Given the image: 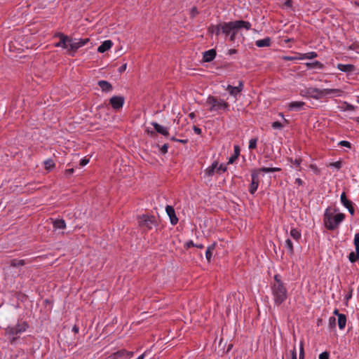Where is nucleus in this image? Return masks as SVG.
Here are the masks:
<instances>
[{
  "label": "nucleus",
  "mask_w": 359,
  "mask_h": 359,
  "mask_svg": "<svg viewBox=\"0 0 359 359\" xmlns=\"http://www.w3.org/2000/svg\"><path fill=\"white\" fill-rule=\"evenodd\" d=\"M340 199H341V203L343 204V205L344 207H347V206H350V205L352 204V202L349 200L347 199L346 198V194L344 192H343L341 194V197H340Z\"/></svg>",
  "instance_id": "31"
},
{
  "label": "nucleus",
  "mask_w": 359,
  "mask_h": 359,
  "mask_svg": "<svg viewBox=\"0 0 359 359\" xmlns=\"http://www.w3.org/2000/svg\"><path fill=\"white\" fill-rule=\"evenodd\" d=\"M138 223L143 230L147 231L157 225V220L153 215H143L139 217Z\"/></svg>",
  "instance_id": "6"
},
{
  "label": "nucleus",
  "mask_w": 359,
  "mask_h": 359,
  "mask_svg": "<svg viewBox=\"0 0 359 359\" xmlns=\"http://www.w3.org/2000/svg\"><path fill=\"white\" fill-rule=\"evenodd\" d=\"M271 292L274 303L277 306L280 305L287 297V289L279 278L278 275L274 276V283L271 286Z\"/></svg>",
  "instance_id": "1"
},
{
  "label": "nucleus",
  "mask_w": 359,
  "mask_h": 359,
  "mask_svg": "<svg viewBox=\"0 0 359 359\" xmlns=\"http://www.w3.org/2000/svg\"><path fill=\"white\" fill-rule=\"evenodd\" d=\"M73 172H74V169H73V168L67 169V170H65V174H66L67 175H72Z\"/></svg>",
  "instance_id": "56"
},
{
  "label": "nucleus",
  "mask_w": 359,
  "mask_h": 359,
  "mask_svg": "<svg viewBox=\"0 0 359 359\" xmlns=\"http://www.w3.org/2000/svg\"><path fill=\"white\" fill-rule=\"evenodd\" d=\"M344 213H338L333 215L327 210L324 214V223L326 228L329 230H334L338 228L339 224L344 219Z\"/></svg>",
  "instance_id": "3"
},
{
  "label": "nucleus",
  "mask_w": 359,
  "mask_h": 359,
  "mask_svg": "<svg viewBox=\"0 0 359 359\" xmlns=\"http://www.w3.org/2000/svg\"><path fill=\"white\" fill-rule=\"evenodd\" d=\"M53 226L55 231L64 230L66 228L65 221L62 219H52Z\"/></svg>",
  "instance_id": "14"
},
{
  "label": "nucleus",
  "mask_w": 359,
  "mask_h": 359,
  "mask_svg": "<svg viewBox=\"0 0 359 359\" xmlns=\"http://www.w3.org/2000/svg\"><path fill=\"white\" fill-rule=\"evenodd\" d=\"M126 66H127V65H126V64H124L123 65H122L121 67H120L118 68V72H121H121H124V71L126 69Z\"/></svg>",
  "instance_id": "54"
},
{
  "label": "nucleus",
  "mask_w": 359,
  "mask_h": 359,
  "mask_svg": "<svg viewBox=\"0 0 359 359\" xmlns=\"http://www.w3.org/2000/svg\"><path fill=\"white\" fill-rule=\"evenodd\" d=\"M324 91V95H330V94H334L336 96H339L341 95V90L339 89H330V88H325L323 89Z\"/></svg>",
  "instance_id": "29"
},
{
  "label": "nucleus",
  "mask_w": 359,
  "mask_h": 359,
  "mask_svg": "<svg viewBox=\"0 0 359 359\" xmlns=\"http://www.w3.org/2000/svg\"><path fill=\"white\" fill-rule=\"evenodd\" d=\"M301 162H302V160L300 158L299 159H295V161H294V163L296 166H299L300 164H301Z\"/></svg>",
  "instance_id": "57"
},
{
  "label": "nucleus",
  "mask_w": 359,
  "mask_h": 359,
  "mask_svg": "<svg viewBox=\"0 0 359 359\" xmlns=\"http://www.w3.org/2000/svg\"><path fill=\"white\" fill-rule=\"evenodd\" d=\"M283 59L284 60H294L295 59H297L296 57H290V56H283Z\"/></svg>",
  "instance_id": "55"
},
{
  "label": "nucleus",
  "mask_w": 359,
  "mask_h": 359,
  "mask_svg": "<svg viewBox=\"0 0 359 359\" xmlns=\"http://www.w3.org/2000/svg\"><path fill=\"white\" fill-rule=\"evenodd\" d=\"M354 245L355 247V250H359V233H355L354 237Z\"/></svg>",
  "instance_id": "38"
},
{
  "label": "nucleus",
  "mask_w": 359,
  "mask_h": 359,
  "mask_svg": "<svg viewBox=\"0 0 359 359\" xmlns=\"http://www.w3.org/2000/svg\"><path fill=\"white\" fill-rule=\"evenodd\" d=\"M295 183H297L298 185H302V180L300 178H297L295 180Z\"/></svg>",
  "instance_id": "58"
},
{
  "label": "nucleus",
  "mask_w": 359,
  "mask_h": 359,
  "mask_svg": "<svg viewBox=\"0 0 359 359\" xmlns=\"http://www.w3.org/2000/svg\"><path fill=\"white\" fill-rule=\"evenodd\" d=\"M194 116H195L194 113H191V114H189V117H190V118H193Z\"/></svg>",
  "instance_id": "64"
},
{
  "label": "nucleus",
  "mask_w": 359,
  "mask_h": 359,
  "mask_svg": "<svg viewBox=\"0 0 359 359\" xmlns=\"http://www.w3.org/2000/svg\"><path fill=\"white\" fill-rule=\"evenodd\" d=\"M73 330L75 332H79V328L76 327V326H74L73 327Z\"/></svg>",
  "instance_id": "62"
},
{
  "label": "nucleus",
  "mask_w": 359,
  "mask_h": 359,
  "mask_svg": "<svg viewBox=\"0 0 359 359\" xmlns=\"http://www.w3.org/2000/svg\"><path fill=\"white\" fill-rule=\"evenodd\" d=\"M346 323V317L344 314H340L338 317V326L340 330H343Z\"/></svg>",
  "instance_id": "24"
},
{
  "label": "nucleus",
  "mask_w": 359,
  "mask_h": 359,
  "mask_svg": "<svg viewBox=\"0 0 359 359\" xmlns=\"http://www.w3.org/2000/svg\"><path fill=\"white\" fill-rule=\"evenodd\" d=\"M280 170L281 169L280 168H266V167H263V168H259V169H256L255 170L257 171L258 174L259 175V173L261 172H273L280 171Z\"/></svg>",
  "instance_id": "25"
},
{
  "label": "nucleus",
  "mask_w": 359,
  "mask_h": 359,
  "mask_svg": "<svg viewBox=\"0 0 359 359\" xmlns=\"http://www.w3.org/2000/svg\"><path fill=\"white\" fill-rule=\"evenodd\" d=\"M333 313L336 316H337V317H339V315H340L341 313H339V311L338 309H335L333 312Z\"/></svg>",
  "instance_id": "60"
},
{
  "label": "nucleus",
  "mask_w": 359,
  "mask_h": 359,
  "mask_svg": "<svg viewBox=\"0 0 359 359\" xmlns=\"http://www.w3.org/2000/svg\"><path fill=\"white\" fill-rule=\"evenodd\" d=\"M329 358V353L327 351L323 352L319 355V359H328Z\"/></svg>",
  "instance_id": "43"
},
{
  "label": "nucleus",
  "mask_w": 359,
  "mask_h": 359,
  "mask_svg": "<svg viewBox=\"0 0 359 359\" xmlns=\"http://www.w3.org/2000/svg\"><path fill=\"white\" fill-rule=\"evenodd\" d=\"M237 32H238V30H233L231 32V33L230 34H231V36H230V40L231 41H233L234 40L235 36H236Z\"/></svg>",
  "instance_id": "51"
},
{
  "label": "nucleus",
  "mask_w": 359,
  "mask_h": 359,
  "mask_svg": "<svg viewBox=\"0 0 359 359\" xmlns=\"http://www.w3.org/2000/svg\"><path fill=\"white\" fill-rule=\"evenodd\" d=\"M217 168V162H214L210 166L207 168L205 170V173L207 176H212Z\"/></svg>",
  "instance_id": "23"
},
{
  "label": "nucleus",
  "mask_w": 359,
  "mask_h": 359,
  "mask_svg": "<svg viewBox=\"0 0 359 359\" xmlns=\"http://www.w3.org/2000/svg\"><path fill=\"white\" fill-rule=\"evenodd\" d=\"M193 130H194V133L198 134V135H200L201 133V129L199 128L197 126H194V128H193Z\"/></svg>",
  "instance_id": "52"
},
{
  "label": "nucleus",
  "mask_w": 359,
  "mask_h": 359,
  "mask_svg": "<svg viewBox=\"0 0 359 359\" xmlns=\"http://www.w3.org/2000/svg\"><path fill=\"white\" fill-rule=\"evenodd\" d=\"M89 41V39H71L69 53L73 55L79 48L85 46Z\"/></svg>",
  "instance_id": "8"
},
{
  "label": "nucleus",
  "mask_w": 359,
  "mask_h": 359,
  "mask_svg": "<svg viewBox=\"0 0 359 359\" xmlns=\"http://www.w3.org/2000/svg\"><path fill=\"white\" fill-rule=\"evenodd\" d=\"M97 84L104 92H109L112 90L111 84L107 81H99Z\"/></svg>",
  "instance_id": "18"
},
{
  "label": "nucleus",
  "mask_w": 359,
  "mask_h": 359,
  "mask_svg": "<svg viewBox=\"0 0 359 359\" xmlns=\"http://www.w3.org/2000/svg\"><path fill=\"white\" fill-rule=\"evenodd\" d=\"M291 359H297V352L295 347H294L293 350L291 351Z\"/></svg>",
  "instance_id": "49"
},
{
  "label": "nucleus",
  "mask_w": 359,
  "mask_h": 359,
  "mask_svg": "<svg viewBox=\"0 0 359 359\" xmlns=\"http://www.w3.org/2000/svg\"><path fill=\"white\" fill-rule=\"evenodd\" d=\"M346 208L348 209V212L351 215H354V208L353 207V205H350V206H347Z\"/></svg>",
  "instance_id": "50"
},
{
  "label": "nucleus",
  "mask_w": 359,
  "mask_h": 359,
  "mask_svg": "<svg viewBox=\"0 0 359 359\" xmlns=\"http://www.w3.org/2000/svg\"><path fill=\"white\" fill-rule=\"evenodd\" d=\"M165 211L167 212V215L170 217V223L172 225L176 224L178 222V219L175 215V212L173 207H172L170 205H167L165 208Z\"/></svg>",
  "instance_id": "13"
},
{
  "label": "nucleus",
  "mask_w": 359,
  "mask_h": 359,
  "mask_svg": "<svg viewBox=\"0 0 359 359\" xmlns=\"http://www.w3.org/2000/svg\"><path fill=\"white\" fill-rule=\"evenodd\" d=\"M226 170V168L225 166H224L223 165H220L219 166L217 165V172H219L220 171L222 172H225Z\"/></svg>",
  "instance_id": "45"
},
{
  "label": "nucleus",
  "mask_w": 359,
  "mask_h": 359,
  "mask_svg": "<svg viewBox=\"0 0 359 359\" xmlns=\"http://www.w3.org/2000/svg\"><path fill=\"white\" fill-rule=\"evenodd\" d=\"M195 245H196V244H194V242H193L192 241H188V242L185 244V247H186L187 248H191V247H195Z\"/></svg>",
  "instance_id": "48"
},
{
  "label": "nucleus",
  "mask_w": 359,
  "mask_h": 359,
  "mask_svg": "<svg viewBox=\"0 0 359 359\" xmlns=\"http://www.w3.org/2000/svg\"><path fill=\"white\" fill-rule=\"evenodd\" d=\"M151 125L154 126V130H156L157 133L163 135V136H168L169 132L166 128L164 126L158 124L156 122H152Z\"/></svg>",
  "instance_id": "15"
},
{
  "label": "nucleus",
  "mask_w": 359,
  "mask_h": 359,
  "mask_svg": "<svg viewBox=\"0 0 359 359\" xmlns=\"http://www.w3.org/2000/svg\"><path fill=\"white\" fill-rule=\"evenodd\" d=\"M109 102L114 109H118L121 108L124 104V97L122 96H113Z\"/></svg>",
  "instance_id": "11"
},
{
  "label": "nucleus",
  "mask_w": 359,
  "mask_h": 359,
  "mask_svg": "<svg viewBox=\"0 0 359 359\" xmlns=\"http://www.w3.org/2000/svg\"><path fill=\"white\" fill-rule=\"evenodd\" d=\"M208 32L219 36L221 34V23L210 25L208 27Z\"/></svg>",
  "instance_id": "19"
},
{
  "label": "nucleus",
  "mask_w": 359,
  "mask_h": 359,
  "mask_svg": "<svg viewBox=\"0 0 359 359\" xmlns=\"http://www.w3.org/2000/svg\"><path fill=\"white\" fill-rule=\"evenodd\" d=\"M329 325L330 327H334L336 325V318L334 317H330L329 318Z\"/></svg>",
  "instance_id": "40"
},
{
  "label": "nucleus",
  "mask_w": 359,
  "mask_h": 359,
  "mask_svg": "<svg viewBox=\"0 0 359 359\" xmlns=\"http://www.w3.org/2000/svg\"><path fill=\"white\" fill-rule=\"evenodd\" d=\"M272 128L273 129H282L284 126H285V124L282 123H280L278 121H275V122H273L272 123V125H271Z\"/></svg>",
  "instance_id": "36"
},
{
  "label": "nucleus",
  "mask_w": 359,
  "mask_h": 359,
  "mask_svg": "<svg viewBox=\"0 0 359 359\" xmlns=\"http://www.w3.org/2000/svg\"><path fill=\"white\" fill-rule=\"evenodd\" d=\"M9 264L13 267H18L21 266H24L25 264V262L23 259H13L10 261Z\"/></svg>",
  "instance_id": "28"
},
{
  "label": "nucleus",
  "mask_w": 359,
  "mask_h": 359,
  "mask_svg": "<svg viewBox=\"0 0 359 359\" xmlns=\"http://www.w3.org/2000/svg\"><path fill=\"white\" fill-rule=\"evenodd\" d=\"M317 57V54L315 52H310L308 53H306L303 55V57H299V59H313L314 57Z\"/></svg>",
  "instance_id": "35"
},
{
  "label": "nucleus",
  "mask_w": 359,
  "mask_h": 359,
  "mask_svg": "<svg viewBox=\"0 0 359 359\" xmlns=\"http://www.w3.org/2000/svg\"><path fill=\"white\" fill-rule=\"evenodd\" d=\"M215 243H212L210 245H209L205 251V257L208 262H210L213 252L215 249Z\"/></svg>",
  "instance_id": "22"
},
{
  "label": "nucleus",
  "mask_w": 359,
  "mask_h": 359,
  "mask_svg": "<svg viewBox=\"0 0 359 359\" xmlns=\"http://www.w3.org/2000/svg\"><path fill=\"white\" fill-rule=\"evenodd\" d=\"M206 104L210 106L209 109L210 111L219 113L222 110L228 111L229 109V105L226 102L211 95L207 98Z\"/></svg>",
  "instance_id": "5"
},
{
  "label": "nucleus",
  "mask_w": 359,
  "mask_h": 359,
  "mask_svg": "<svg viewBox=\"0 0 359 359\" xmlns=\"http://www.w3.org/2000/svg\"><path fill=\"white\" fill-rule=\"evenodd\" d=\"M337 68L344 72H351L355 70V67L353 65H344V64H338Z\"/></svg>",
  "instance_id": "20"
},
{
  "label": "nucleus",
  "mask_w": 359,
  "mask_h": 359,
  "mask_svg": "<svg viewBox=\"0 0 359 359\" xmlns=\"http://www.w3.org/2000/svg\"><path fill=\"white\" fill-rule=\"evenodd\" d=\"M243 83L242 81H239L238 86H232L229 85L226 88V90L229 91L231 95L236 97L243 90Z\"/></svg>",
  "instance_id": "12"
},
{
  "label": "nucleus",
  "mask_w": 359,
  "mask_h": 359,
  "mask_svg": "<svg viewBox=\"0 0 359 359\" xmlns=\"http://www.w3.org/2000/svg\"><path fill=\"white\" fill-rule=\"evenodd\" d=\"M112 45L113 43L111 40H106L98 47L97 51L101 53H104L109 50Z\"/></svg>",
  "instance_id": "17"
},
{
  "label": "nucleus",
  "mask_w": 359,
  "mask_h": 359,
  "mask_svg": "<svg viewBox=\"0 0 359 359\" xmlns=\"http://www.w3.org/2000/svg\"><path fill=\"white\" fill-rule=\"evenodd\" d=\"M216 56V51L214 49H210L203 53V62H208L214 60Z\"/></svg>",
  "instance_id": "16"
},
{
  "label": "nucleus",
  "mask_w": 359,
  "mask_h": 359,
  "mask_svg": "<svg viewBox=\"0 0 359 359\" xmlns=\"http://www.w3.org/2000/svg\"><path fill=\"white\" fill-rule=\"evenodd\" d=\"M255 44L257 47H268L271 44V39L269 37H266L263 39L257 40L255 42Z\"/></svg>",
  "instance_id": "21"
},
{
  "label": "nucleus",
  "mask_w": 359,
  "mask_h": 359,
  "mask_svg": "<svg viewBox=\"0 0 359 359\" xmlns=\"http://www.w3.org/2000/svg\"><path fill=\"white\" fill-rule=\"evenodd\" d=\"M304 344L303 342H300V348H299V359H304Z\"/></svg>",
  "instance_id": "39"
},
{
  "label": "nucleus",
  "mask_w": 359,
  "mask_h": 359,
  "mask_svg": "<svg viewBox=\"0 0 359 359\" xmlns=\"http://www.w3.org/2000/svg\"><path fill=\"white\" fill-rule=\"evenodd\" d=\"M45 168L47 170H50L55 167V163L52 159H48L44 161Z\"/></svg>",
  "instance_id": "33"
},
{
  "label": "nucleus",
  "mask_w": 359,
  "mask_h": 359,
  "mask_svg": "<svg viewBox=\"0 0 359 359\" xmlns=\"http://www.w3.org/2000/svg\"><path fill=\"white\" fill-rule=\"evenodd\" d=\"M290 234V236L296 241H298L301 238V233L297 229H292Z\"/></svg>",
  "instance_id": "32"
},
{
  "label": "nucleus",
  "mask_w": 359,
  "mask_h": 359,
  "mask_svg": "<svg viewBox=\"0 0 359 359\" xmlns=\"http://www.w3.org/2000/svg\"><path fill=\"white\" fill-rule=\"evenodd\" d=\"M251 24L248 21L236 20L229 22H221V33L225 34L226 36L230 35L233 30H238L244 28L249 30Z\"/></svg>",
  "instance_id": "2"
},
{
  "label": "nucleus",
  "mask_w": 359,
  "mask_h": 359,
  "mask_svg": "<svg viewBox=\"0 0 359 359\" xmlns=\"http://www.w3.org/2000/svg\"><path fill=\"white\" fill-rule=\"evenodd\" d=\"M28 325L25 322L18 323L15 326L8 327L6 329V335L10 340L11 343H14L18 338V335L26 331Z\"/></svg>",
  "instance_id": "4"
},
{
  "label": "nucleus",
  "mask_w": 359,
  "mask_h": 359,
  "mask_svg": "<svg viewBox=\"0 0 359 359\" xmlns=\"http://www.w3.org/2000/svg\"><path fill=\"white\" fill-rule=\"evenodd\" d=\"M88 162H89V159L84 158L81 160L80 165L81 166H84V165H87L88 163Z\"/></svg>",
  "instance_id": "46"
},
{
  "label": "nucleus",
  "mask_w": 359,
  "mask_h": 359,
  "mask_svg": "<svg viewBox=\"0 0 359 359\" xmlns=\"http://www.w3.org/2000/svg\"><path fill=\"white\" fill-rule=\"evenodd\" d=\"M240 154V148L238 145L234 146V154H233V156L229 159L228 163L231 164L233 163V161L238 158V156Z\"/></svg>",
  "instance_id": "27"
},
{
  "label": "nucleus",
  "mask_w": 359,
  "mask_h": 359,
  "mask_svg": "<svg viewBox=\"0 0 359 359\" xmlns=\"http://www.w3.org/2000/svg\"><path fill=\"white\" fill-rule=\"evenodd\" d=\"M339 144L342 146V147H348V148H351V143L349 142H348V141L342 140V141L339 142Z\"/></svg>",
  "instance_id": "42"
},
{
  "label": "nucleus",
  "mask_w": 359,
  "mask_h": 359,
  "mask_svg": "<svg viewBox=\"0 0 359 359\" xmlns=\"http://www.w3.org/2000/svg\"><path fill=\"white\" fill-rule=\"evenodd\" d=\"M168 144H165L161 147L160 151L162 154H166L168 152Z\"/></svg>",
  "instance_id": "44"
},
{
  "label": "nucleus",
  "mask_w": 359,
  "mask_h": 359,
  "mask_svg": "<svg viewBox=\"0 0 359 359\" xmlns=\"http://www.w3.org/2000/svg\"><path fill=\"white\" fill-rule=\"evenodd\" d=\"M144 354H142L137 359H144Z\"/></svg>",
  "instance_id": "63"
},
{
  "label": "nucleus",
  "mask_w": 359,
  "mask_h": 359,
  "mask_svg": "<svg viewBox=\"0 0 359 359\" xmlns=\"http://www.w3.org/2000/svg\"><path fill=\"white\" fill-rule=\"evenodd\" d=\"M198 13V12L197 8L196 7H193L191 8V17L192 18L195 17Z\"/></svg>",
  "instance_id": "47"
},
{
  "label": "nucleus",
  "mask_w": 359,
  "mask_h": 359,
  "mask_svg": "<svg viewBox=\"0 0 359 359\" xmlns=\"http://www.w3.org/2000/svg\"><path fill=\"white\" fill-rule=\"evenodd\" d=\"M285 247L287 248L289 253L292 255L294 252V248L292 241L290 239L285 241Z\"/></svg>",
  "instance_id": "34"
},
{
  "label": "nucleus",
  "mask_w": 359,
  "mask_h": 359,
  "mask_svg": "<svg viewBox=\"0 0 359 359\" xmlns=\"http://www.w3.org/2000/svg\"><path fill=\"white\" fill-rule=\"evenodd\" d=\"M348 259L351 263L355 262L359 259V250L355 252H351L348 255Z\"/></svg>",
  "instance_id": "30"
},
{
  "label": "nucleus",
  "mask_w": 359,
  "mask_h": 359,
  "mask_svg": "<svg viewBox=\"0 0 359 359\" xmlns=\"http://www.w3.org/2000/svg\"><path fill=\"white\" fill-rule=\"evenodd\" d=\"M146 133L151 136H154L155 135V131L150 130L149 128L146 129Z\"/></svg>",
  "instance_id": "53"
},
{
  "label": "nucleus",
  "mask_w": 359,
  "mask_h": 359,
  "mask_svg": "<svg viewBox=\"0 0 359 359\" xmlns=\"http://www.w3.org/2000/svg\"><path fill=\"white\" fill-rule=\"evenodd\" d=\"M58 36L60 41L55 44V46L65 48L69 52V43H71L72 39L63 34H60Z\"/></svg>",
  "instance_id": "10"
},
{
  "label": "nucleus",
  "mask_w": 359,
  "mask_h": 359,
  "mask_svg": "<svg viewBox=\"0 0 359 359\" xmlns=\"http://www.w3.org/2000/svg\"><path fill=\"white\" fill-rule=\"evenodd\" d=\"M195 247H196L198 248H200V249H202V248H204V245L203 244H196Z\"/></svg>",
  "instance_id": "59"
},
{
  "label": "nucleus",
  "mask_w": 359,
  "mask_h": 359,
  "mask_svg": "<svg viewBox=\"0 0 359 359\" xmlns=\"http://www.w3.org/2000/svg\"><path fill=\"white\" fill-rule=\"evenodd\" d=\"M304 105V102L294 101V102H290L288 105V107H289L290 110L294 109H297L302 108Z\"/></svg>",
  "instance_id": "26"
},
{
  "label": "nucleus",
  "mask_w": 359,
  "mask_h": 359,
  "mask_svg": "<svg viewBox=\"0 0 359 359\" xmlns=\"http://www.w3.org/2000/svg\"><path fill=\"white\" fill-rule=\"evenodd\" d=\"M302 93H304V95L316 100L320 99L324 96L323 89L320 90L317 88L312 87L306 88L302 91Z\"/></svg>",
  "instance_id": "7"
},
{
  "label": "nucleus",
  "mask_w": 359,
  "mask_h": 359,
  "mask_svg": "<svg viewBox=\"0 0 359 359\" xmlns=\"http://www.w3.org/2000/svg\"><path fill=\"white\" fill-rule=\"evenodd\" d=\"M177 142H182V143H187V140H178Z\"/></svg>",
  "instance_id": "61"
},
{
  "label": "nucleus",
  "mask_w": 359,
  "mask_h": 359,
  "mask_svg": "<svg viewBox=\"0 0 359 359\" xmlns=\"http://www.w3.org/2000/svg\"><path fill=\"white\" fill-rule=\"evenodd\" d=\"M257 138H252L249 142V149H254L257 147Z\"/></svg>",
  "instance_id": "37"
},
{
  "label": "nucleus",
  "mask_w": 359,
  "mask_h": 359,
  "mask_svg": "<svg viewBox=\"0 0 359 359\" xmlns=\"http://www.w3.org/2000/svg\"><path fill=\"white\" fill-rule=\"evenodd\" d=\"M329 166L334 167L337 169H339L341 167V163L340 161L331 163H330Z\"/></svg>",
  "instance_id": "41"
},
{
  "label": "nucleus",
  "mask_w": 359,
  "mask_h": 359,
  "mask_svg": "<svg viewBox=\"0 0 359 359\" xmlns=\"http://www.w3.org/2000/svg\"><path fill=\"white\" fill-rule=\"evenodd\" d=\"M252 181L250 185L249 191L251 194H254L259 186V174L257 171L252 170L251 174Z\"/></svg>",
  "instance_id": "9"
}]
</instances>
